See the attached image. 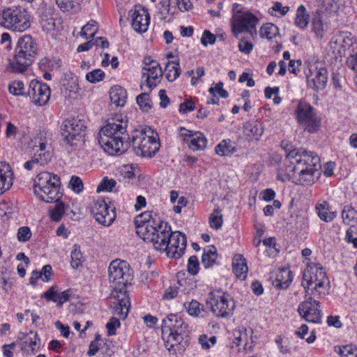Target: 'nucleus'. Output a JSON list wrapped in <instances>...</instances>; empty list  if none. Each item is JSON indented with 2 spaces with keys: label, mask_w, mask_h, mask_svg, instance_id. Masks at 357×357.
Wrapping results in <instances>:
<instances>
[{
  "label": "nucleus",
  "mask_w": 357,
  "mask_h": 357,
  "mask_svg": "<svg viewBox=\"0 0 357 357\" xmlns=\"http://www.w3.org/2000/svg\"><path fill=\"white\" fill-rule=\"evenodd\" d=\"M237 151L236 144L231 139H223L215 147V152L222 157H229Z\"/></svg>",
  "instance_id": "obj_33"
},
{
  "label": "nucleus",
  "mask_w": 357,
  "mask_h": 357,
  "mask_svg": "<svg viewBox=\"0 0 357 357\" xmlns=\"http://www.w3.org/2000/svg\"><path fill=\"white\" fill-rule=\"evenodd\" d=\"M253 47L252 43L245 38H242L238 45L239 51L246 54H250L252 51Z\"/></svg>",
  "instance_id": "obj_63"
},
{
  "label": "nucleus",
  "mask_w": 357,
  "mask_h": 357,
  "mask_svg": "<svg viewBox=\"0 0 357 357\" xmlns=\"http://www.w3.org/2000/svg\"><path fill=\"white\" fill-rule=\"evenodd\" d=\"M317 216L325 222H331L337 216V211H331L330 205L326 200H319L314 208Z\"/></svg>",
  "instance_id": "obj_28"
},
{
  "label": "nucleus",
  "mask_w": 357,
  "mask_h": 357,
  "mask_svg": "<svg viewBox=\"0 0 357 357\" xmlns=\"http://www.w3.org/2000/svg\"><path fill=\"white\" fill-rule=\"evenodd\" d=\"M216 41L215 35L213 34L210 31L205 30L201 38V43L206 47L208 45H213Z\"/></svg>",
  "instance_id": "obj_61"
},
{
  "label": "nucleus",
  "mask_w": 357,
  "mask_h": 357,
  "mask_svg": "<svg viewBox=\"0 0 357 357\" xmlns=\"http://www.w3.org/2000/svg\"><path fill=\"white\" fill-rule=\"evenodd\" d=\"M129 17L132 29L137 33H145L150 24L148 10L140 5L135 6L129 11Z\"/></svg>",
  "instance_id": "obj_22"
},
{
  "label": "nucleus",
  "mask_w": 357,
  "mask_h": 357,
  "mask_svg": "<svg viewBox=\"0 0 357 357\" xmlns=\"http://www.w3.org/2000/svg\"><path fill=\"white\" fill-rule=\"evenodd\" d=\"M116 182L114 179L104 178L97 187L98 192L108 191L112 192L115 187Z\"/></svg>",
  "instance_id": "obj_52"
},
{
  "label": "nucleus",
  "mask_w": 357,
  "mask_h": 357,
  "mask_svg": "<svg viewBox=\"0 0 357 357\" xmlns=\"http://www.w3.org/2000/svg\"><path fill=\"white\" fill-rule=\"evenodd\" d=\"M132 143L136 154L142 157L154 156L160 147L158 135L151 128L135 130L132 135Z\"/></svg>",
  "instance_id": "obj_9"
},
{
  "label": "nucleus",
  "mask_w": 357,
  "mask_h": 357,
  "mask_svg": "<svg viewBox=\"0 0 357 357\" xmlns=\"http://www.w3.org/2000/svg\"><path fill=\"white\" fill-rule=\"evenodd\" d=\"M31 231L28 227H21L17 231V239L20 242H26L30 239Z\"/></svg>",
  "instance_id": "obj_62"
},
{
  "label": "nucleus",
  "mask_w": 357,
  "mask_h": 357,
  "mask_svg": "<svg viewBox=\"0 0 357 357\" xmlns=\"http://www.w3.org/2000/svg\"><path fill=\"white\" fill-rule=\"evenodd\" d=\"M28 96L33 104L42 106L50 99V89L47 84L33 79L29 83Z\"/></svg>",
  "instance_id": "obj_23"
},
{
  "label": "nucleus",
  "mask_w": 357,
  "mask_h": 357,
  "mask_svg": "<svg viewBox=\"0 0 357 357\" xmlns=\"http://www.w3.org/2000/svg\"><path fill=\"white\" fill-rule=\"evenodd\" d=\"M217 257L218 253L216 248L214 245L207 246L203 251L202 264L204 268H210L215 264Z\"/></svg>",
  "instance_id": "obj_35"
},
{
  "label": "nucleus",
  "mask_w": 357,
  "mask_h": 357,
  "mask_svg": "<svg viewBox=\"0 0 357 357\" xmlns=\"http://www.w3.org/2000/svg\"><path fill=\"white\" fill-rule=\"evenodd\" d=\"M264 127L259 121L252 120L243 126V134L248 141H258L264 134Z\"/></svg>",
  "instance_id": "obj_25"
},
{
  "label": "nucleus",
  "mask_w": 357,
  "mask_h": 357,
  "mask_svg": "<svg viewBox=\"0 0 357 357\" xmlns=\"http://www.w3.org/2000/svg\"><path fill=\"white\" fill-rule=\"evenodd\" d=\"M259 33L261 38L271 40L279 36V29L274 24L266 23L261 26Z\"/></svg>",
  "instance_id": "obj_38"
},
{
  "label": "nucleus",
  "mask_w": 357,
  "mask_h": 357,
  "mask_svg": "<svg viewBox=\"0 0 357 357\" xmlns=\"http://www.w3.org/2000/svg\"><path fill=\"white\" fill-rule=\"evenodd\" d=\"M38 54V45L30 35L21 36L15 47L6 69L12 73L22 74L33 63Z\"/></svg>",
  "instance_id": "obj_4"
},
{
  "label": "nucleus",
  "mask_w": 357,
  "mask_h": 357,
  "mask_svg": "<svg viewBox=\"0 0 357 357\" xmlns=\"http://www.w3.org/2000/svg\"><path fill=\"white\" fill-rule=\"evenodd\" d=\"M121 326L119 319L112 317L106 324V328L109 336H112L116 334V331Z\"/></svg>",
  "instance_id": "obj_59"
},
{
  "label": "nucleus",
  "mask_w": 357,
  "mask_h": 357,
  "mask_svg": "<svg viewBox=\"0 0 357 357\" xmlns=\"http://www.w3.org/2000/svg\"><path fill=\"white\" fill-rule=\"evenodd\" d=\"M298 307V313L305 321L312 324L321 323V310L319 302L312 299V296H308Z\"/></svg>",
  "instance_id": "obj_16"
},
{
  "label": "nucleus",
  "mask_w": 357,
  "mask_h": 357,
  "mask_svg": "<svg viewBox=\"0 0 357 357\" xmlns=\"http://www.w3.org/2000/svg\"><path fill=\"white\" fill-rule=\"evenodd\" d=\"M39 23L42 30L52 36H56L61 27V20L55 9L46 5L39 9Z\"/></svg>",
  "instance_id": "obj_14"
},
{
  "label": "nucleus",
  "mask_w": 357,
  "mask_h": 357,
  "mask_svg": "<svg viewBox=\"0 0 357 357\" xmlns=\"http://www.w3.org/2000/svg\"><path fill=\"white\" fill-rule=\"evenodd\" d=\"M302 286L305 295L321 296L328 294L329 280L324 267L319 263L310 262L304 270Z\"/></svg>",
  "instance_id": "obj_5"
},
{
  "label": "nucleus",
  "mask_w": 357,
  "mask_h": 357,
  "mask_svg": "<svg viewBox=\"0 0 357 357\" xmlns=\"http://www.w3.org/2000/svg\"><path fill=\"white\" fill-rule=\"evenodd\" d=\"M91 212L97 222L104 226H109L116 218L115 208L104 199H98L94 202Z\"/></svg>",
  "instance_id": "obj_18"
},
{
  "label": "nucleus",
  "mask_w": 357,
  "mask_h": 357,
  "mask_svg": "<svg viewBox=\"0 0 357 357\" xmlns=\"http://www.w3.org/2000/svg\"><path fill=\"white\" fill-rule=\"evenodd\" d=\"M86 128L82 120L74 117L68 118L63 121L60 127V133L63 142L73 146L79 142Z\"/></svg>",
  "instance_id": "obj_13"
},
{
  "label": "nucleus",
  "mask_w": 357,
  "mask_h": 357,
  "mask_svg": "<svg viewBox=\"0 0 357 357\" xmlns=\"http://www.w3.org/2000/svg\"><path fill=\"white\" fill-rule=\"evenodd\" d=\"M258 18L252 13L247 11L243 15H238L232 20V31L236 37L238 33L246 31L253 35L257 33L256 26Z\"/></svg>",
  "instance_id": "obj_20"
},
{
  "label": "nucleus",
  "mask_w": 357,
  "mask_h": 357,
  "mask_svg": "<svg viewBox=\"0 0 357 357\" xmlns=\"http://www.w3.org/2000/svg\"><path fill=\"white\" fill-rule=\"evenodd\" d=\"M38 65L39 69L42 71H53L61 67V61L55 57L46 56L41 59Z\"/></svg>",
  "instance_id": "obj_36"
},
{
  "label": "nucleus",
  "mask_w": 357,
  "mask_h": 357,
  "mask_svg": "<svg viewBox=\"0 0 357 357\" xmlns=\"http://www.w3.org/2000/svg\"><path fill=\"white\" fill-rule=\"evenodd\" d=\"M293 280L291 271L289 268L280 269L273 281V285L278 289H287Z\"/></svg>",
  "instance_id": "obj_32"
},
{
  "label": "nucleus",
  "mask_w": 357,
  "mask_h": 357,
  "mask_svg": "<svg viewBox=\"0 0 357 357\" xmlns=\"http://www.w3.org/2000/svg\"><path fill=\"white\" fill-rule=\"evenodd\" d=\"M162 222V220L157 217V215H155V217H153L151 211L142 213L135 220L137 235L139 236V229L142 227H146V225L155 227L156 225H158L159 222Z\"/></svg>",
  "instance_id": "obj_31"
},
{
  "label": "nucleus",
  "mask_w": 357,
  "mask_h": 357,
  "mask_svg": "<svg viewBox=\"0 0 357 357\" xmlns=\"http://www.w3.org/2000/svg\"><path fill=\"white\" fill-rule=\"evenodd\" d=\"M0 26L16 32H23L31 26V15L20 6L3 8L0 10Z\"/></svg>",
  "instance_id": "obj_8"
},
{
  "label": "nucleus",
  "mask_w": 357,
  "mask_h": 357,
  "mask_svg": "<svg viewBox=\"0 0 357 357\" xmlns=\"http://www.w3.org/2000/svg\"><path fill=\"white\" fill-rule=\"evenodd\" d=\"M187 268L188 273L192 275H195L198 273L199 261L196 256H191L188 259Z\"/></svg>",
  "instance_id": "obj_60"
},
{
  "label": "nucleus",
  "mask_w": 357,
  "mask_h": 357,
  "mask_svg": "<svg viewBox=\"0 0 357 357\" xmlns=\"http://www.w3.org/2000/svg\"><path fill=\"white\" fill-rule=\"evenodd\" d=\"M310 16L306 12L305 7L301 5L296 10V17L294 21L295 25L300 29H305L309 24Z\"/></svg>",
  "instance_id": "obj_39"
},
{
  "label": "nucleus",
  "mask_w": 357,
  "mask_h": 357,
  "mask_svg": "<svg viewBox=\"0 0 357 357\" xmlns=\"http://www.w3.org/2000/svg\"><path fill=\"white\" fill-rule=\"evenodd\" d=\"M105 73L101 69H95L86 73V79L91 83H97L103 79Z\"/></svg>",
  "instance_id": "obj_51"
},
{
  "label": "nucleus",
  "mask_w": 357,
  "mask_h": 357,
  "mask_svg": "<svg viewBox=\"0 0 357 357\" xmlns=\"http://www.w3.org/2000/svg\"><path fill=\"white\" fill-rule=\"evenodd\" d=\"M290 163L287 165L284 175L281 173L278 178L283 181H291L296 184L311 185L319 174L321 160L319 155L308 151L293 150L287 154Z\"/></svg>",
  "instance_id": "obj_1"
},
{
  "label": "nucleus",
  "mask_w": 357,
  "mask_h": 357,
  "mask_svg": "<svg viewBox=\"0 0 357 357\" xmlns=\"http://www.w3.org/2000/svg\"><path fill=\"white\" fill-rule=\"evenodd\" d=\"M24 84L20 80H15L8 86L9 92L14 96H24Z\"/></svg>",
  "instance_id": "obj_49"
},
{
  "label": "nucleus",
  "mask_w": 357,
  "mask_h": 357,
  "mask_svg": "<svg viewBox=\"0 0 357 357\" xmlns=\"http://www.w3.org/2000/svg\"><path fill=\"white\" fill-rule=\"evenodd\" d=\"M208 91L211 94L219 95L222 98H227L229 96L228 92L223 89V83L220 82L217 83L214 86H211Z\"/></svg>",
  "instance_id": "obj_57"
},
{
  "label": "nucleus",
  "mask_w": 357,
  "mask_h": 357,
  "mask_svg": "<svg viewBox=\"0 0 357 357\" xmlns=\"http://www.w3.org/2000/svg\"><path fill=\"white\" fill-rule=\"evenodd\" d=\"M70 295V289L60 291L57 286H52L42 295V298H45L47 301L56 303L58 307H61L69 300Z\"/></svg>",
  "instance_id": "obj_24"
},
{
  "label": "nucleus",
  "mask_w": 357,
  "mask_h": 357,
  "mask_svg": "<svg viewBox=\"0 0 357 357\" xmlns=\"http://www.w3.org/2000/svg\"><path fill=\"white\" fill-rule=\"evenodd\" d=\"M109 97L112 103L116 106L123 107L127 100V92L121 86L115 85L110 89Z\"/></svg>",
  "instance_id": "obj_34"
},
{
  "label": "nucleus",
  "mask_w": 357,
  "mask_h": 357,
  "mask_svg": "<svg viewBox=\"0 0 357 357\" xmlns=\"http://www.w3.org/2000/svg\"><path fill=\"white\" fill-rule=\"evenodd\" d=\"M127 122L120 116L111 119L99 132L100 145L109 155L121 154L126 150Z\"/></svg>",
  "instance_id": "obj_3"
},
{
  "label": "nucleus",
  "mask_w": 357,
  "mask_h": 357,
  "mask_svg": "<svg viewBox=\"0 0 357 357\" xmlns=\"http://www.w3.org/2000/svg\"><path fill=\"white\" fill-rule=\"evenodd\" d=\"M170 225L165 221L153 227L146 225L139 229V236L144 241L152 243L155 250L164 252L167 249V241L170 235Z\"/></svg>",
  "instance_id": "obj_10"
},
{
  "label": "nucleus",
  "mask_w": 357,
  "mask_h": 357,
  "mask_svg": "<svg viewBox=\"0 0 357 357\" xmlns=\"http://www.w3.org/2000/svg\"><path fill=\"white\" fill-rule=\"evenodd\" d=\"M14 174L10 165L0 162V195L8 190L13 185Z\"/></svg>",
  "instance_id": "obj_26"
},
{
  "label": "nucleus",
  "mask_w": 357,
  "mask_h": 357,
  "mask_svg": "<svg viewBox=\"0 0 357 357\" xmlns=\"http://www.w3.org/2000/svg\"><path fill=\"white\" fill-rule=\"evenodd\" d=\"M55 205L50 210V215L52 220L59 221L65 212L64 204L61 202L54 201Z\"/></svg>",
  "instance_id": "obj_46"
},
{
  "label": "nucleus",
  "mask_w": 357,
  "mask_h": 357,
  "mask_svg": "<svg viewBox=\"0 0 357 357\" xmlns=\"http://www.w3.org/2000/svg\"><path fill=\"white\" fill-rule=\"evenodd\" d=\"M233 272L240 279L245 280L247 278L248 267L245 258L240 254L234 255L232 261Z\"/></svg>",
  "instance_id": "obj_30"
},
{
  "label": "nucleus",
  "mask_w": 357,
  "mask_h": 357,
  "mask_svg": "<svg viewBox=\"0 0 357 357\" xmlns=\"http://www.w3.org/2000/svg\"><path fill=\"white\" fill-rule=\"evenodd\" d=\"M178 135L193 151H203L207 146L208 140L205 135L200 132H194L183 127H179Z\"/></svg>",
  "instance_id": "obj_21"
},
{
  "label": "nucleus",
  "mask_w": 357,
  "mask_h": 357,
  "mask_svg": "<svg viewBox=\"0 0 357 357\" xmlns=\"http://www.w3.org/2000/svg\"><path fill=\"white\" fill-rule=\"evenodd\" d=\"M21 350L27 354H36L39 349L40 338L37 333L24 334L18 342Z\"/></svg>",
  "instance_id": "obj_27"
},
{
  "label": "nucleus",
  "mask_w": 357,
  "mask_h": 357,
  "mask_svg": "<svg viewBox=\"0 0 357 357\" xmlns=\"http://www.w3.org/2000/svg\"><path fill=\"white\" fill-rule=\"evenodd\" d=\"M162 70L159 63L150 56L144 57L143 60L142 77L145 79L146 86L152 90L160 82Z\"/></svg>",
  "instance_id": "obj_17"
},
{
  "label": "nucleus",
  "mask_w": 357,
  "mask_h": 357,
  "mask_svg": "<svg viewBox=\"0 0 357 357\" xmlns=\"http://www.w3.org/2000/svg\"><path fill=\"white\" fill-rule=\"evenodd\" d=\"M207 304L213 313L218 317H227L231 315L235 307L234 302L230 296L219 290L213 291L209 294Z\"/></svg>",
  "instance_id": "obj_12"
},
{
  "label": "nucleus",
  "mask_w": 357,
  "mask_h": 357,
  "mask_svg": "<svg viewBox=\"0 0 357 357\" xmlns=\"http://www.w3.org/2000/svg\"><path fill=\"white\" fill-rule=\"evenodd\" d=\"M136 101L138 106L143 112H147L152 107L151 98L149 95L146 93H142L137 96Z\"/></svg>",
  "instance_id": "obj_47"
},
{
  "label": "nucleus",
  "mask_w": 357,
  "mask_h": 357,
  "mask_svg": "<svg viewBox=\"0 0 357 357\" xmlns=\"http://www.w3.org/2000/svg\"><path fill=\"white\" fill-rule=\"evenodd\" d=\"M298 126L309 133L317 132L321 123V119L319 116L315 109L308 102L301 100L295 111Z\"/></svg>",
  "instance_id": "obj_11"
},
{
  "label": "nucleus",
  "mask_w": 357,
  "mask_h": 357,
  "mask_svg": "<svg viewBox=\"0 0 357 357\" xmlns=\"http://www.w3.org/2000/svg\"><path fill=\"white\" fill-rule=\"evenodd\" d=\"M69 186L75 193H79L83 191L84 185L82 179L77 176H73L69 182Z\"/></svg>",
  "instance_id": "obj_56"
},
{
  "label": "nucleus",
  "mask_w": 357,
  "mask_h": 357,
  "mask_svg": "<svg viewBox=\"0 0 357 357\" xmlns=\"http://www.w3.org/2000/svg\"><path fill=\"white\" fill-rule=\"evenodd\" d=\"M48 144L46 141L40 139L38 146L36 145L34 158L37 159V162L40 165H45L50 162L52 157L50 147H47Z\"/></svg>",
  "instance_id": "obj_29"
},
{
  "label": "nucleus",
  "mask_w": 357,
  "mask_h": 357,
  "mask_svg": "<svg viewBox=\"0 0 357 357\" xmlns=\"http://www.w3.org/2000/svg\"><path fill=\"white\" fill-rule=\"evenodd\" d=\"M342 3V0H322L324 9L330 13L337 12Z\"/></svg>",
  "instance_id": "obj_53"
},
{
  "label": "nucleus",
  "mask_w": 357,
  "mask_h": 357,
  "mask_svg": "<svg viewBox=\"0 0 357 357\" xmlns=\"http://www.w3.org/2000/svg\"><path fill=\"white\" fill-rule=\"evenodd\" d=\"M57 6L66 12H76L79 9L80 0H55Z\"/></svg>",
  "instance_id": "obj_42"
},
{
  "label": "nucleus",
  "mask_w": 357,
  "mask_h": 357,
  "mask_svg": "<svg viewBox=\"0 0 357 357\" xmlns=\"http://www.w3.org/2000/svg\"><path fill=\"white\" fill-rule=\"evenodd\" d=\"M185 284H187V281L184 280L183 282H179V287H172L170 286L165 291V293L163 294V298L165 300H172L176 297L178 290H180V288L184 286Z\"/></svg>",
  "instance_id": "obj_50"
},
{
  "label": "nucleus",
  "mask_w": 357,
  "mask_h": 357,
  "mask_svg": "<svg viewBox=\"0 0 357 357\" xmlns=\"http://www.w3.org/2000/svg\"><path fill=\"white\" fill-rule=\"evenodd\" d=\"M170 235L167 238V249L164 251L169 257L174 259L180 258L183 254L186 248L187 238L185 235L180 231H172L171 230Z\"/></svg>",
  "instance_id": "obj_19"
},
{
  "label": "nucleus",
  "mask_w": 357,
  "mask_h": 357,
  "mask_svg": "<svg viewBox=\"0 0 357 357\" xmlns=\"http://www.w3.org/2000/svg\"><path fill=\"white\" fill-rule=\"evenodd\" d=\"M307 86L310 89L319 91L324 90L328 82V70L326 68H318L309 65L305 70Z\"/></svg>",
  "instance_id": "obj_15"
},
{
  "label": "nucleus",
  "mask_w": 357,
  "mask_h": 357,
  "mask_svg": "<svg viewBox=\"0 0 357 357\" xmlns=\"http://www.w3.org/2000/svg\"><path fill=\"white\" fill-rule=\"evenodd\" d=\"M289 10V6H282L281 2L276 1L273 3V6L269 9V13L272 15H276L274 12H278L281 16H284Z\"/></svg>",
  "instance_id": "obj_58"
},
{
  "label": "nucleus",
  "mask_w": 357,
  "mask_h": 357,
  "mask_svg": "<svg viewBox=\"0 0 357 357\" xmlns=\"http://www.w3.org/2000/svg\"><path fill=\"white\" fill-rule=\"evenodd\" d=\"M233 343L237 347L243 343H244L245 345L247 344V334L245 333V330H235L233 333Z\"/></svg>",
  "instance_id": "obj_54"
},
{
  "label": "nucleus",
  "mask_w": 357,
  "mask_h": 357,
  "mask_svg": "<svg viewBox=\"0 0 357 357\" xmlns=\"http://www.w3.org/2000/svg\"><path fill=\"white\" fill-rule=\"evenodd\" d=\"M209 224L211 228L216 230L220 229L223 224L222 210L220 208H215L209 217Z\"/></svg>",
  "instance_id": "obj_43"
},
{
  "label": "nucleus",
  "mask_w": 357,
  "mask_h": 357,
  "mask_svg": "<svg viewBox=\"0 0 357 357\" xmlns=\"http://www.w3.org/2000/svg\"><path fill=\"white\" fill-rule=\"evenodd\" d=\"M335 351L340 357H357V345L349 344L338 346L335 348Z\"/></svg>",
  "instance_id": "obj_41"
},
{
  "label": "nucleus",
  "mask_w": 357,
  "mask_h": 357,
  "mask_svg": "<svg viewBox=\"0 0 357 357\" xmlns=\"http://www.w3.org/2000/svg\"><path fill=\"white\" fill-rule=\"evenodd\" d=\"M312 29L317 38H322L324 37L325 29L320 16L313 17L312 20Z\"/></svg>",
  "instance_id": "obj_48"
},
{
  "label": "nucleus",
  "mask_w": 357,
  "mask_h": 357,
  "mask_svg": "<svg viewBox=\"0 0 357 357\" xmlns=\"http://www.w3.org/2000/svg\"><path fill=\"white\" fill-rule=\"evenodd\" d=\"M195 105L192 100L186 99L180 104L178 110L181 114H185L195 110Z\"/></svg>",
  "instance_id": "obj_64"
},
{
  "label": "nucleus",
  "mask_w": 357,
  "mask_h": 357,
  "mask_svg": "<svg viewBox=\"0 0 357 357\" xmlns=\"http://www.w3.org/2000/svg\"><path fill=\"white\" fill-rule=\"evenodd\" d=\"M188 313L191 316L197 317L201 312L200 303L196 301L184 304Z\"/></svg>",
  "instance_id": "obj_55"
},
{
  "label": "nucleus",
  "mask_w": 357,
  "mask_h": 357,
  "mask_svg": "<svg viewBox=\"0 0 357 357\" xmlns=\"http://www.w3.org/2000/svg\"><path fill=\"white\" fill-rule=\"evenodd\" d=\"M71 262L70 264L73 268H78L82 264L83 256L80 250L79 245L75 244L73 247L70 253Z\"/></svg>",
  "instance_id": "obj_44"
},
{
  "label": "nucleus",
  "mask_w": 357,
  "mask_h": 357,
  "mask_svg": "<svg viewBox=\"0 0 357 357\" xmlns=\"http://www.w3.org/2000/svg\"><path fill=\"white\" fill-rule=\"evenodd\" d=\"M109 280L114 290L110 296V310L112 314L125 319L130 310L129 297L126 286L130 283L132 275L129 264L120 259L112 261L108 268Z\"/></svg>",
  "instance_id": "obj_2"
},
{
  "label": "nucleus",
  "mask_w": 357,
  "mask_h": 357,
  "mask_svg": "<svg viewBox=\"0 0 357 357\" xmlns=\"http://www.w3.org/2000/svg\"><path fill=\"white\" fill-rule=\"evenodd\" d=\"M188 324L177 315L171 314L162 320V339L166 349L172 354H176L180 343L186 333Z\"/></svg>",
  "instance_id": "obj_6"
},
{
  "label": "nucleus",
  "mask_w": 357,
  "mask_h": 357,
  "mask_svg": "<svg viewBox=\"0 0 357 357\" xmlns=\"http://www.w3.org/2000/svg\"><path fill=\"white\" fill-rule=\"evenodd\" d=\"M342 221L345 225L354 227L357 225L356 211L349 206L344 207L342 211Z\"/></svg>",
  "instance_id": "obj_40"
},
{
  "label": "nucleus",
  "mask_w": 357,
  "mask_h": 357,
  "mask_svg": "<svg viewBox=\"0 0 357 357\" xmlns=\"http://www.w3.org/2000/svg\"><path fill=\"white\" fill-rule=\"evenodd\" d=\"M59 186V176L47 172H43L38 174L34 178L33 188L38 199L51 203L59 201L61 197Z\"/></svg>",
  "instance_id": "obj_7"
},
{
  "label": "nucleus",
  "mask_w": 357,
  "mask_h": 357,
  "mask_svg": "<svg viewBox=\"0 0 357 357\" xmlns=\"http://www.w3.org/2000/svg\"><path fill=\"white\" fill-rule=\"evenodd\" d=\"M164 73L169 82H174L181 74L178 61H168L165 67Z\"/></svg>",
  "instance_id": "obj_37"
},
{
  "label": "nucleus",
  "mask_w": 357,
  "mask_h": 357,
  "mask_svg": "<svg viewBox=\"0 0 357 357\" xmlns=\"http://www.w3.org/2000/svg\"><path fill=\"white\" fill-rule=\"evenodd\" d=\"M98 31L97 22L95 20H90L85 24L81 31V36L86 39L93 38Z\"/></svg>",
  "instance_id": "obj_45"
}]
</instances>
